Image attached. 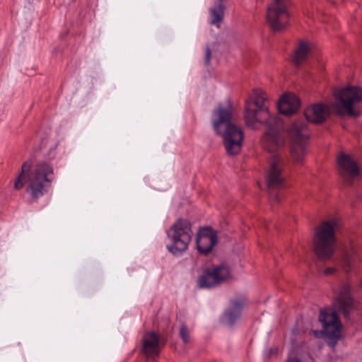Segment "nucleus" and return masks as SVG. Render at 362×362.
Returning a JSON list of instances; mask_svg holds the SVG:
<instances>
[{
    "label": "nucleus",
    "instance_id": "obj_2",
    "mask_svg": "<svg viewBox=\"0 0 362 362\" xmlns=\"http://www.w3.org/2000/svg\"><path fill=\"white\" fill-rule=\"evenodd\" d=\"M351 286L349 284L341 286L339 293L334 301V311L328 309H321L318 317L323 327L322 332L329 339H339L341 324L338 314H341L345 318H349L354 309V300L351 296Z\"/></svg>",
    "mask_w": 362,
    "mask_h": 362
},
{
    "label": "nucleus",
    "instance_id": "obj_9",
    "mask_svg": "<svg viewBox=\"0 0 362 362\" xmlns=\"http://www.w3.org/2000/svg\"><path fill=\"white\" fill-rule=\"evenodd\" d=\"M288 3V0H274L268 6L267 19L274 31H280L287 26L289 20Z\"/></svg>",
    "mask_w": 362,
    "mask_h": 362
},
{
    "label": "nucleus",
    "instance_id": "obj_8",
    "mask_svg": "<svg viewBox=\"0 0 362 362\" xmlns=\"http://www.w3.org/2000/svg\"><path fill=\"white\" fill-rule=\"evenodd\" d=\"M288 135L291 140V159L296 163H300L304 160L306 141L309 138L307 124L303 121H296L291 124Z\"/></svg>",
    "mask_w": 362,
    "mask_h": 362
},
{
    "label": "nucleus",
    "instance_id": "obj_1",
    "mask_svg": "<svg viewBox=\"0 0 362 362\" xmlns=\"http://www.w3.org/2000/svg\"><path fill=\"white\" fill-rule=\"evenodd\" d=\"M266 93L255 89L245 103V119L247 125L254 127L256 123H265L268 130L263 136V147L272 153L266 180L268 189L272 191L284 186V161L276 152L284 144L281 120L271 115L267 106Z\"/></svg>",
    "mask_w": 362,
    "mask_h": 362
},
{
    "label": "nucleus",
    "instance_id": "obj_15",
    "mask_svg": "<svg viewBox=\"0 0 362 362\" xmlns=\"http://www.w3.org/2000/svg\"><path fill=\"white\" fill-rule=\"evenodd\" d=\"M299 106V98L295 95H284L278 103L279 111L287 116L295 113Z\"/></svg>",
    "mask_w": 362,
    "mask_h": 362
},
{
    "label": "nucleus",
    "instance_id": "obj_14",
    "mask_svg": "<svg viewBox=\"0 0 362 362\" xmlns=\"http://www.w3.org/2000/svg\"><path fill=\"white\" fill-rule=\"evenodd\" d=\"M143 352L148 357L159 354V337L156 332H146L143 337Z\"/></svg>",
    "mask_w": 362,
    "mask_h": 362
},
{
    "label": "nucleus",
    "instance_id": "obj_3",
    "mask_svg": "<svg viewBox=\"0 0 362 362\" xmlns=\"http://www.w3.org/2000/svg\"><path fill=\"white\" fill-rule=\"evenodd\" d=\"M31 163L28 161L22 165L21 172L17 177L14 186L21 189L27 184L26 192L33 199H39L47 193L54 180L53 167L46 163L40 162L30 171Z\"/></svg>",
    "mask_w": 362,
    "mask_h": 362
},
{
    "label": "nucleus",
    "instance_id": "obj_13",
    "mask_svg": "<svg viewBox=\"0 0 362 362\" xmlns=\"http://www.w3.org/2000/svg\"><path fill=\"white\" fill-rule=\"evenodd\" d=\"M304 115L307 121L320 124L326 119L328 110L325 105L322 103L314 104L305 110Z\"/></svg>",
    "mask_w": 362,
    "mask_h": 362
},
{
    "label": "nucleus",
    "instance_id": "obj_4",
    "mask_svg": "<svg viewBox=\"0 0 362 362\" xmlns=\"http://www.w3.org/2000/svg\"><path fill=\"white\" fill-rule=\"evenodd\" d=\"M213 126L216 132L223 136V144L230 156L238 154L242 148L243 133L240 127L231 123L232 107L219 105L213 112Z\"/></svg>",
    "mask_w": 362,
    "mask_h": 362
},
{
    "label": "nucleus",
    "instance_id": "obj_24",
    "mask_svg": "<svg viewBox=\"0 0 362 362\" xmlns=\"http://www.w3.org/2000/svg\"><path fill=\"white\" fill-rule=\"evenodd\" d=\"M274 196L275 199H276L277 201H279V199L278 195H277V194H274Z\"/></svg>",
    "mask_w": 362,
    "mask_h": 362
},
{
    "label": "nucleus",
    "instance_id": "obj_11",
    "mask_svg": "<svg viewBox=\"0 0 362 362\" xmlns=\"http://www.w3.org/2000/svg\"><path fill=\"white\" fill-rule=\"evenodd\" d=\"M217 233L211 228L199 230L196 239L197 248L200 254L207 255L217 244Z\"/></svg>",
    "mask_w": 362,
    "mask_h": 362
},
{
    "label": "nucleus",
    "instance_id": "obj_21",
    "mask_svg": "<svg viewBox=\"0 0 362 362\" xmlns=\"http://www.w3.org/2000/svg\"><path fill=\"white\" fill-rule=\"evenodd\" d=\"M211 59V49L209 45L206 46L205 48V64L209 65L210 64Z\"/></svg>",
    "mask_w": 362,
    "mask_h": 362
},
{
    "label": "nucleus",
    "instance_id": "obj_22",
    "mask_svg": "<svg viewBox=\"0 0 362 362\" xmlns=\"http://www.w3.org/2000/svg\"><path fill=\"white\" fill-rule=\"evenodd\" d=\"M335 272V269L333 267H327L325 270V275H329L333 274Z\"/></svg>",
    "mask_w": 362,
    "mask_h": 362
},
{
    "label": "nucleus",
    "instance_id": "obj_17",
    "mask_svg": "<svg viewBox=\"0 0 362 362\" xmlns=\"http://www.w3.org/2000/svg\"><path fill=\"white\" fill-rule=\"evenodd\" d=\"M225 6L222 3H218L209 8L211 19L209 24L214 25L217 28L220 27V23L224 16Z\"/></svg>",
    "mask_w": 362,
    "mask_h": 362
},
{
    "label": "nucleus",
    "instance_id": "obj_10",
    "mask_svg": "<svg viewBox=\"0 0 362 362\" xmlns=\"http://www.w3.org/2000/svg\"><path fill=\"white\" fill-rule=\"evenodd\" d=\"M227 267L219 265L206 269L198 278L197 285L201 288H211L218 286L229 276Z\"/></svg>",
    "mask_w": 362,
    "mask_h": 362
},
{
    "label": "nucleus",
    "instance_id": "obj_7",
    "mask_svg": "<svg viewBox=\"0 0 362 362\" xmlns=\"http://www.w3.org/2000/svg\"><path fill=\"white\" fill-rule=\"evenodd\" d=\"M193 232L191 223L185 218L177 219L167 231L171 244L167 245L170 252L180 256L187 250L191 242Z\"/></svg>",
    "mask_w": 362,
    "mask_h": 362
},
{
    "label": "nucleus",
    "instance_id": "obj_20",
    "mask_svg": "<svg viewBox=\"0 0 362 362\" xmlns=\"http://www.w3.org/2000/svg\"><path fill=\"white\" fill-rule=\"evenodd\" d=\"M180 336L185 344L189 341V332L185 325H182L180 329Z\"/></svg>",
    "mask_w": 362,
    "mask_h": 362
},
{
    "label": "nucleus",
    "instance_id": "obj_12",
    "mask_svg": "<svg viewBox=\"0 0 362 362\" xmlns=\"http://www.w3.org/2000/svg\"><path fill=\"white\" fill-rule=\"evenodd\" d=\"M340 176L349 180L359 175L360 168L357 162L349 155L341 153L337 158Z\"/></svg>",
    "mask_w": 362,
    "mask_h": 362
},
{
    "label": "nucleus",
    "instance_id": "obj_23",
    "mask_svg": "<svg viewBox=\"0 0 362 362\" xmlns=\"http://www.w3.org/2000/svg\"><path fill=\"white\" fill-rule=\"evenodd\" d=\"M286 362H300V361L297 358H290Z\"/></svg>",
    "mask_w": 362,
    "mask_h": 362
},
{
    "label": "nucleus",
    "instance_id": "obj_5",
    "mask_svg": "<svg viewBox=\"0 0 362 362\" xmlns=\"http://www.w3.org/2000/svg\"><path fill=\"white\" fill-rule=\"evenodd\" d=\"M333 108L338 115L358 116L362 112V89L357 86H346L334 93Z\"/></svg>",
    "mask_w": 362,
    "mask_h": 362
},
{
    "label": "nucleus",
    "instance_id": "obj_6",
    "mask_svg": "<svg viewBox=\"0 0 362 362\" xmlns=\"http://www.w3.org/2000/svg\"><path fill=\"white\" fill-rule=\"evenodd\" d=\"M334 220L322 221L315 230L313 237L314 250L317 257L322 260L329 259L334 250L336 238Z\"/></svg>",
    "mask_w": 362,
    "mask_h": 362
},
{
    "label": "nucleus",
    "instance_id": "obj_25",
    "mask_svg": "<svg viewBox=\"0 0 362 362\" xmlns=\"http://www.w3.org/2000/svg\"><path fill=\"white\" fill-rule=\"evenodd\" d=\"M361 286H362V281H361Z\"/></svg>",
    "mask_w": 362,
    "mask_h": 362
},
{
    "label": "nucleus",
    "instance_id": "obj_16",
    "mask_svg": "<svg viewBox=\"0 0 362 362\" xmlns=\"http://www.w3.org/2000/svg\"><path fill=\"white\" fill-rule=\"evenodd\" d=\"M245 304L246 300L243 298L232 301L231 308L225 313V317L229 325H233L239 319Z\"/></svg>",
    "mask_w": 362,
    "mask_h": 362
},
{
    "label": "nucleus",
    "instance_id": "obj_18",
    "mask_svg": "<svg viewBox=\"0 0 362 362\" xmlns=\"http://www.w3.org/2000/svg\"><path fill=\"white\" fill-rule=\"evenodd\" d=\"M310 49L308 44L305 42H300L294 54L293 62L296 65H300L308 57Z\"/></svg>",
    "mask_w": 362,
    "mask_h": 362
},
{
    "label": "nucleus",
    "instance_id": "obj_19",
    "mask_svg": "<svg viewBox=\"0 0 362 362\" xmlns=\"http://www.w3.org/2000/svg\"><path fill=\"white\" fill-rule=\"evenodd\" d=\"M356 259V252L351 249L350 252H346L344 254L343 258L341 261V264L344 270L346 272L351 271L354 267V264Z\"/></svg>",
    "mask_w": 362,
    "mask_h": 362
}]
</instances>
